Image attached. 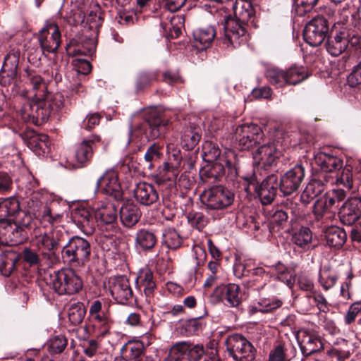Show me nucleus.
I'll return each mask as SVG.
<instances>
[{
    "label": "nucleus",
    "instance_id": "0e129e2a",
    "mask_svg": "<svg viewBox=\"0 0 361 361\" xmlns=\"http://www.w3.org/2000/svg\"><path fill=\"white\" fill-rule=\"evenodd\" d=\"M102 116L97 112L90 113L82 121L83 128L85 130H91L99 125Z\"/></svg>",
    "mask_w": 361,
    "mask_h": 361
},
{
    "label": "nucleus",
    "instance_id": "412c9836",
    "mask_svg": "<svg viewBox=\"0 0 361 361\" xmlns=\"http://www.w3.org/2000/svg\"><path fill=\"white\" fill-rule=\"evenodd\" d=\"M38 40L39 45H60L61 34L58 25L51 20H47L39 32Z\"/></svg>",
    "mask_w": 361,
    "mask_h": 361
},
{
    "label": "nucleus",
    "instance_id": "7c9ffc66",
    "mask_svg": "<svg viewBox=\"0 0 361 361\" xmlns=\"http://www.w3.org/2000/svg\"><path fill=\"white\" fill-rule=\"evenodd\" d=\"M326 243L329 247L341 248L347 239L345 231L338 226H330L324 231Z\"/></svg>",
    "mask_w": 361,
    "mask_h": 361
},
{
    "label": "nucleus",
    "instance_id": "9b49d317",
    "mask_svg": "<svg viewBox=\"0 0 361 361\" xmlns=\"http://www.w3.org/2000/svg\"><path fill=\"white\" fill-rule=\"evenodd\" d=\"M300 350L305 357L324 349V343L317 331L310 329H301L296 334Z\"/></svg>",
    "mask_w": 361,
    "mask_h": 361
},
{
    "label": "nucleus",
    "instance_id": "a878e982",
    "mask_svg": "<svg viewBox=\"0 0 361 361\" xmlns=\"http://www.w3.org/2000/svg\"><path fill=\"white\" fill-rule=\"evenodd\" d=\"M141 216L138 207L133 202H126L120 209V219L123 226L131 228L135 226Z\"/></svg>",
    "mask_w": 361,
    "mask_h": 361
},
{
    "label": "nucleus",
    "instance_id": "e433bc0d",
    "mask_svg": "<svg viewBox=\"0 0 361 361\" xmlns=\"http://www.w3.org/2000/svg\"><path fill=\"white\" fill-rule=\"evenodd\" d=\"M121 351L130 361H138L145 353L144 344L139 341H128L123 345Z\"/></svg>",
    "mask_w": 361,
    "mask_h": 361
},
{
    "label": "nucleus",
    "instance_id": "2eb2a0df",
    "mask_svg": "<svg viewBox=\"0 0 361 361\" xmlns=\"http://www.w3.org/2000/svg\"><path fill=\"white\" fill-rule=\"evenodd\" d=\"M282 152L275 143L260 146L253 154L255 163L266 168L276 164Z\"/></svg>",
    "mask_w": 361,
    "mask_h": 361
},
{
    "label": "nucleus",
    "instance_id": "8fccbe9b",
    "mask_svg": "<svg viewBox=\"0 0 361 361\" xmlns=\"http://www.w3.org/2000/svg\"><path fill=\"white\" fill-rule=\"evenodd\" d=\"M177 176V169L168 162H164L159 167V173L157 175V178L158 181L164 182L166 180H172Z\"/></svg>",
    "mask_w": 361,
    "mask_h": 361
},
{
    "label": "nucleus",
    "instance_id": "603ef678",
    "mask_svg": "<svg viewBox=\"0 0 361 361\" xmlns=\"http://www.w3.org/2000/svg\"><path fill=\"white\" fill-rule=\"evenodd\" d=\"M22 259L24 262L29 264L30 267L42 266L41 259L39 254L30 247H25L22 253Z\"/></svg>",
    "mask_w": 361,
    "mask_h": 361
},
{
    "label": "nucleus",
    "instance_id": "79ce46f5",
    "mask_svg": "<svg viewBox=\"0 0 361 361\" xmlns=\"http://www.w3.org/2000/svg\"><path fill=\"white\" fill-rule=\"evenodd\" d=\"M216 30L213 26L199 28L193 32V38L196 42L202 44H210L216 38Z\"/></svg>",
    "mask_w": 361,
    "mask_h": 361
},
{
    "label": "nucleus",
    "instance_id": "bf43d9fd",
    "mask_svg": "<svg viewBox=\"0 0 361 361\" xmlns=\"http://www.w3.org/2000/svg\"><path fill=\"white\" fill-rule=\"evenodd\" d=\"M297 284L302 290L310 292L311 293L313 292L314 288L313 281L305 273L299 274L297 279Z\"/></svg>",
    "mask_w": 361,
    "mask_h": 361
},
{
    "label": "nucleus",
    "instance_id": "5701e85b",
    "mask_svg": "<svg viewBox=\"0 0 361 361\" xmlns=\"http://www.w3.org/2000/svg\"><path fill=\"white\" fill-rule=\"evenodd\" d=\"M278 187V178L274 174L268 176L262 180L257 192L263 204H269L272 202Z\"/></svg>",
    "mask_w": 361,
    "mask_h": 361
},
{
    "label": "nucleus",
    "instance_id": "3c124183",
    "mask_svg": "<svg viewBox=\"0 0 361 361\" xmlns=\"http://www.w3.org/2000/svg\"><path fill=\"white\" fill-rule=\"evenodd\" d=\"M188 220L190 224L198 231H202L208 222L207 218L201 212L188 213Z\"/></svg>",
    "mask_w": 361,
    "mask_h": 361
},
{
    "label": "nucleus",
    "instance_id": "680f3d73",
    "mask_svg": "<svg viewBox=\"0 0 361 361\" xmlns=\"http://www.w3.org/2000/svg\"><path fill=\"white\" fill-rule=\"evenodd\" d=\"M73 64L76 71L82 75H87L92 71V65L89 61L82 58L73 59Z\"/></svg>",
    "mask_w": 361,
    "mask_h": 361
},
{
    "label": "nucleus",
    "instance_id": "774afa93",
    "mask_svg": "<svg viewBox=\"0 0 361 361\" xmlns=\"http://www.w3.org/2000/svg\"><path fill=\"white\" fill-rule=\"evenodd\" d=\"M347 80L350 87H356L361 84V61L354 68Z\"/></svg>",
    "mask_w": 361,
    "mask_h": 361
},
{
    "label": "nucleus",
    "instance_id": "052dcab7",
    "mask_svg": "<svg viewBox=\"0 0 361 361\" xmlns=\"http://www.w3.org/2000/svg\"><path fill=\"white\" fill-rule=\"evenodd\" d=\"M281 305V302L279 300L263 299L258 302V310L261 312L266 313L271 312Z\"/></svg>",
    "mask_w": 361,
    "mask_h": 361
},
{
    "label": "nucleus",
    "instance_id": "c756f323",
    "mask_svg": "<svg viewBox=\"0 0 361 361\" xmlns=\"http://www.w3.org/2000/svg\"><path fill=\"white\" fill-rule=\"evenodd\" d=\"M20 211V204L14 197L0 198V222L11 221L10 218Z\"/></svg>",
    "mask_w": 361,
    "mask_h": 361
},
{
    "label": "nucleus",
    "instance_id": "dca6fc26",
    "mask_svg": "<svg viewBox=\"0 0 361 361\" xmlns=\"http://www.w3.org/2000/svg\"><path fill=\"white\" fill-rule=\"evenodd\" d=\"M338 215L343 224H354L361 216V197H349L340 207Z\"/></svg>",
    "mask_w": 361,
    "mask_h": 361
},
{
    "label": "nucleus",
    "instance_id": "473e14b6",
    "mask_svg": "<svg viewBox=\"0 0 361 361\" xmlns=\"http://www.w3.org/2000/svg\"><path fill=\"white\" fill-rule=\"evenodd\" d=\"M310 75L307 68L302 66L293 64L286 71L287 85H296Z\"/></svg>",
    "mask_w": 361,
    "mask_h": 361
},
{
    "label": "nucleus",
    "instance_id": "39448f33",
    "mask_svg": "<svg viewBox=\"0 0 361 361\" xmlns=\"http://www.w3.org/2000/svg\"><path fill=\"white\" fill-rule=\"evenodd\" d=\"M228 355L235 361H253L257 350L245 336L238 334L229 335L226 340Z\"/></svg>",
    "mask_w": 361,
    "mask_h": 361
},
{
    "label": "nucleus",
    "instance_id": "7ed1b4c3",
    "mask_svg": "<svg viewBox=\"0 0 361 361\" xmlns=\"http://www.w3.org/2000/svg\"><path fill=\"white\" fill-rule=\"evenodd\" d=\"M68 239V232L63 227H55L49 231L43 233L36 234L35 243L39 250H45L49 252H42V256L47 259H51L54 256V252L63 247Z\"/></svg>",
    "mask_w": 361,
    "mask_h": 361
},
{
    "label": "nucleus",
    "instance_id": "9d476101",
    "mask_svg": "<svg viewBox=\"0 0 361 361\" xmlns=\"http://www.w3.org/2000/svg\"><path fill=\"white\" fill-rule=\"evenodd\" d=\"M108 288L113 298L119 304H127L134 298L130 281L126 276L110 277Z\"/></svg>",
    "mask_w": 361,
    "mask_h": 361
},
{
    "label": "nucleus",
    "instance_id": "ddd939ff",
    "mask_svg": "<svg viewBox=\"0 0 361 361\" xmlns=\"http://www.w3.org/2000/svg\"><path fill=\"white\" fill-rule=\"evenodd\" d=\"M101 188L102 191L116 200L123 197L121 186L117 171L114 169L106 170L97 180L96 190Z\"/></svg>",
    "mask_w": 361,
    "mask_h": 361
},
{
    "label": "nucleus",
    "instance_id": "aec40b11",
    "mask_svg": "<svg viewBox=\"0 0 361 361\" xmlns=\"http://www.w3.org/2000/svg\"><path fill=\"white\" fill-rule=\"evenodd\" d=\"M19 52L13 51L4 58L3 66L0 72V82L6 85L11 82L16 76L19 62Z\"/></svg>",
    "mask_w": 361,
    "mask_h": 361
},
{
    "label": "nucleus",
    "instance_id": "6e6d98bb",
    "mask_svg": "<svg viewBox=\"0 0 361 361\" xmlns=\"http://www.w3.org/2000/svg\"><path fill=\"white\" fill-rule=\"evenodd\" d=\"M191 343L188 341H181L175 343L171 348V360L175 357H187L186 353L188 354L190 349Z\"/></svg>",
    "mask_w": 361,
    "mask_h": 361
},
{
    "label": "nucleus",
    "instance_id": "c03bdc74",
    "mask_svg": "<svg viewBox=\"0 0 361 361\" xmlns=\"http://www.w3.org/2000/svg\"><path fill=\"white\" fill-rule=\"evenodd\" d=\"M337 280L338 276L335 272L331 271L326 267L320 269L318 281L325 290H328L334 287Z\"/></svg>",
    "mask_w": 361,
    "mask_h": 361
},
{
    "label": "nucleus",
    "instance_id": "5fc2aeb1",
    "mask_svg": "<svg viewBox=\"0 0 361 361\" xmlns=\"http://www.w3.org/2000/svg\"><path fill=\"white\" fill-rule=\"evenodd\" d=\"M203 152L207 161H218L217 159L221 154V149L219 147L212 142H207L203 145Z\"/></svg>",
    "mask_w": 361,
    "mask_h": 361
},
{
    "label": "nucleus",
    "instance_id": "f704fd0d",
    "mask_svg": "<svg viewBox=\"0 0 361 361\" xmlns=\"http://www.w3.org/2000/svg\"><path fill=\"white\" fill-rule=\"evenodd\" d=\"M135 245L142 250H152L157 242L155 233L148 229L139 230L135 238Z\"/></svg>",
    "mask_w": 361,
    "mask_h": 361
},
{
    "label": "nucleus",
    "instance_id": "de8ad7c7",
    "mask_svg": "<svg viewBox=\"0 0 361 361\" xmlns=\"http://www.w3.org/2000/svg\"><path fill=\"white\" fill-rule=\"evenodd\" d=\"M67 338L62 335H58L50 338L47 343V349L50 354L61 353L67 347Z\"/></svg>",
    "mask_w": 361,
    "mask_h": 361
},
{
    "label": "nucleus",
    "instance_id": "1a4fd4ad",
    "mask_svg": "<svg viewBox=\"0 0 361 361\" xmlns=\"http://www.w3.org/2000/svg\"><path fill=\"white\" fill-rule=\"evenodd\" d=\"M210 300L214 304L224 302L229 307H236L241 303L240 288L235 283L221 284L214 288Z\"/></svg>",
    "mask_w": 361,
    "mask_h": 361
},
{
    "label": "nucleus",
    "instance_id": "423d86ee",
    "mask_svg": "<svg viewBox=\"0 0 361 361\" xmlns=\"http://www.w3.org/2000/svg\"><path fill=\"white\" fill-rule=\"evenodd\" d=\"M200 200L208 209H222L233 202L234 194L221 185H215L204 190Z\"/></svg>",
    "mask_w": 361,
    "mask_h": 361
},
{
    "label": "nucleus",
    "instance_id": "4be33fe9",
    "mask_svg": "<svg viewBox=\"0 0 361 361\" xmlns=\"http://www.w3.org/2000/svg\"><path fill=\"white\" fill-rule=\"evenodd\" d=\"M134 197L141 204L149 206L159 200V194L154 187L146 182H140L134 189Z\"/></svg>",
    "mask_w": 361,
    "mask_h": 361
},
{
    "label": "nucleus",
    "instance_id": "864d4df0",
    "mask_svg": "<svg viewBox=\"0 0 361 361\" xmlns=\"http://www.w3.org/2000/svg\"><path fill=\"white\" fill-rule=\"evenodd\" d=\"M348 31L345 29H343L340 31L336 30H332L331 32V36H327L326 42L324 45H330L334 43H343L348 44Z\"/></svg>",
    "mask_w": 361,
    "mask_h": 361
},
{
    "label": "nucleus",
    "instance_id": "f257e3e1",
    "mask_svg": "<svg viewBox=\"0 0 361 361\" xmlns=\"http://www.w3.org/2000/svg\"><path fill=\"white\" fill-rule=\"evenodd\" d=\"M63 105L60 95H56L53 102L46 99H26L18 111L21 118L37 126L46 122L51 111H57Z\"/></svg>",
    "mask_w": 361,
    "mask_h": 361
},
{
    "label": "nucleus",
    "instance_id": "4d7b16f0",
    "mask_svg": "<svg viewBox=\"0 0 361 361\" xmlns=\"http://www.w3.org/2000/svg\"><path fill=\"white\" fill-rule=\"evenodd\" d=\"M331 211V209L327 204V202L324 197L319 198L314 204L313 212L318 220L322 219L325 213L330 212Z\"/></svg>",
    "mask_w": 361,
    "mask_h": 361
},
{
    "label": "nucleus",
    "instance_id": "72a5a7b5",
    "mask_svg": "<svg viewBox=\"0 0 361 361\" xmlns=\"http://www.w3.org/2000/svg\"><path fill=\"white\" fill-rule=\"evenodd\" d=\"M30 83L33 91V94L30 97H35L36 99H46L53 102L54 97H52L49 93H47L46 82L40 75H31Z\"/></svg>",
    "mask_w": 361,
    "mask_h": 361
},
{
    "label": "nucleus",
    "instance_id": "c9c22d12",
    "mask_svg": "<svg viewBox=\"0 0 361 361\" xmlns=\"http://www.w3.org/2000/svg\"><path fill=\"white\" fill-rule=\"evenodd\" d=\"M94 217L101 223L110 224L116 220L117 212L112 204H102L95 209Z\"/></svg>",
    "mask_w": 361,
    "mask_h": 361
},
{
    "label": "nucleus",
    "instance_id": "09e8293b",
    "mask_svg": "<svg viewBox=\"0 0 361 361\" xmlns=\"http://www.w3.org/2000/svg\"><path fill=\"white\" fill-rule=\"evenodd\" d=\"M324 190V184L319 179L312 180L302 192L301 197H306L307 199H313L320 195Z\"/></svg>",
    "mask_w": 361,
    "mask_h": 361
},
{
    "label": "nucleus",
    "instance_id": "0eeeda50",
    "mask_svg": "<svg viewBox=\"0 0 361 361\" xmlns=\"http://www.w3.org/2000/svg\"><path fill=\"white\" fill-rule=\"evenodd\" d=\"M328 30L327 20L324 17H314L304 28V40L308 45H322L327 37Z\"/></svg>",
    "mask_w": 361,
    "mask_h": 361
},
{
    "label": "nucleus",
    "instance_id": "a19ab883",
    "mask_svg": "<svg viewBox=\"0 0 361 361\" xmlns=\"http://www.w3.org/2000/svg\"><path fill=\"white\" fill-rule=\"evenodd\" d=\"M162 242L169 249L176 250L181 246L183 240L176 230L168 228L162 233Z\"/></svg>",
    "mask_w": 361,
    "mask_h": 361
},
{
    "label": "nucleus",
    "instance_id": "bb28decb",
    "mask_svg": "<svg viewBox=\"0 0 361 361\" xmlns=\"http://www.w3.org/2000/svg\"><path fill=\"white\" fill-rule=\"evenodd\" d=\"M316 163L325 172L337 173L343 167V161L341 158L327 153H320L316 158Z\"/></svg>",
    "mask_w": 361,
    "mask_h": 361
},
{
    "label": "nucleus",
    "instance_id": "a18cd8bd",
    "mask_svg": "<svg viewBox=\"0 0 361 361\" xmlns=\"http://www.w3.org/2000/svg\"><path fill=\"white\" fill-rule=\"evenodd\" d=\"M201 135L196 128L187 129L182 135L183 147L186 150H192L198 144Z\"/></svg>",
    "mask_w": 361,
    "mask_h": 361
},
{
    "label": "nucleus",
    "instance_id": "2f4dec72",
    "mask_svg": "<svg viewBox=\"0 0 361 361\" xmlns=\"http://www.w3.org/2000/svg\"><path fill=\"white\" fill-rule=\"evenodd\" d=\"M161 148L157 143L148 147L141 164L144 170L152 171L155 168L162 157Z\"/></svg>",
    "mask_w": 361,
    "mask_h": 361
},
{
    "label": "nucleus",
    "instance_id": "20e7f679",
    "mask_svg": "<svg viewBox=\"0 0 361 361\" xmlns=\"http://www.w3.org/2000/svg\"><path fill=\"white\" fill-rule=\"evenodd\" d=\"M50 278L52 288L59 295H73L82 288L81 279L71 269L54 271Z\"/></svg>",
    "mask_w": 361,
    "mask_h": 361
},
{
    "label": "nucleus",
    "instance_id": "b1692460",
    "mask_svg": "<svg viewBox=\"0 0 361 361\" xmlns=\"http://www.w3.org/2000/svg\"><path fill=\"white\" fill-rule=\"evenodd\" d=\"M20 256L11 247L0 243V272L8 276L13 272Z\"/></svg>",
    "mask_w": 361,
    "mask_h": 361
},
{
    "label": "nucleus",
    "instance_id": "6e6552de",
    "mask_svg": "<svg viewBox=\"0 0 361 361\" xmlns=\"http://www.w3.org/2000/svg\"><path fill=\"white\" fill-rule=\"evenodd\" d=\"M264 138V133L260 126L254 123H246L237 127L235 139L240 149H248L259 144Z\"/></svg>",
    "mask_w": 361,
    "mask_h": 361
},
{
    "label": "nucleus",
    "instance_id": "49530a36",
    "mask_svg": "<svg viewBox=\"0 0 361 361\" xmlns=\"http://www.w3.org/2000/svg\"><path fill=\"white\" fill-rule=\"evenodd\" d=\"M288 347V345L283 342L275 344L269 352L268 361H290Z\"/></svg>",
    "mask_w": 361,
    "mask_h": 361
},
{
    "label": "nucleus",
    "instance_id": "f03ea898",
    "mask_svg": "<svg viewBox=\"0 0 361 361\" xmlns=\"http://www.w3.org/2000/svg\"><path fill=\"white\" fill-rule=\"evenodd\" d=\"M92 251L90 241L79 235L70 237L61 249V258L73 267H83L89 262Z\"/></svg>",
    "mask_w": 361,
    "mask_h": 361
},
{
    "label": "nucleus",
    "instance_id": "c85d7f7f",
    "mask_svg": "<svg viewBox=\"0 0 361 361\" xmlns=\"http://www.w3.org/2000/svg\"><path fill=\"white\" fill-rule=\"evenodd\" d=\"M224 174V164L220 161H215L208 169L201 171L200 176L204 183L212 185L221 181Z\"/></svg>",
    "mask_w": 361,
    "mask_h": 361
},
{
    "label": "nucleus",
    "instance_id": "37998d69",
    "mask_svg": "<svg viewBox=\"0 0 361 361\" xmlns=\"http://www.w3.org/2000/svg\"><path fill=\"white\" fill-rule=\"evenodd\" d=\"M265 75L270 83L277 87H281L287 85L286 71L276 67H271L267 69Z\"/></svg>",
    "mask_w": 361,
    "mask_h": 361
},
{
    "label": "nucleus",
    "instance_id": "338daca9",
    "mask_svg": "<svg viewBox=\"0 0 361 361\" xmlns=\"http://www.w3.org/2000/svg\"><path fill=\"white\" fill-rule=\"evenodd\" d=\"M319 0H298L297 13L299 16L310 12L316 6Z\"/></svg>",
    "mask_w": 361,
    "mask_h": 361
},
{
    "label": "nucleus",
    "instance_id": "58836bf2",
    "mask_svg": "<svg viewBox=\"0 0 361 361\" xmlns=\"http://www.w3.org/2000/svg\"><path fill=\"white\" fill-rule=\"evenodd\" d=\"M86 314V310L83 303L74 302L68 305L67 314L69 321L73 325H78L82 322Z\"/></svg>",
    "mask_w": 361,
    "mask_h": 361
},
{
    "label": "nucleus",
    "instance_id": "cd10ccee",
    "mask_svg": "<svg viewBox=\"0 0 361 361\" xmlns=\"http://www.w3.org/2000/svg\"><path fill=\"white\" fill-rule=\"evenodd\" d=\"M136 281L138 287L143 288L144 293L149 301L153 297L156 288L152 271L147 267L140 269Z\"/></svg>",
    "mask_w": 361,
    "mask_h": 361
},
{
    "label": "nucleus",
    "instance_id": "13d9d810",
    "mask_svg": "<svg viewBox=\"0 0 361 361\" xmlns=\"http://www.w3.org/2000/svg\"><path fill=\"white\" fill-rule=\"evenodd\" d=\"M74 47H66V51L67 54L73 57L82 58V56L92 55L95 51V47L88 48L87 47H78L77 49H73Z\"/></svg>",
    "mask_w": 361,
    "mask_h": 361
},
{
    "label": "nucleus",
    "instance_id": "f8f14e48",
    "mask_svg": "<svg viewBox=\"0 0 361 361\" xmlns=\"http://www.w3.org/2000/svg\"><path fill=\"white\" fill-rule=\"evenodd\" d=\"M305 176V169L302 164H296L286 172L281 178L279 188L285 195H289L296 191Z\"/></svg>",
    "mask_w": 361,
    "mask_h": 361
},
{
    "label": "nucleus",
    "instance_id": "4c0bfd02",
    "mask_svg": "<svg viewBox=\"0 0 361 361\" xmlns=\"http://www.w3.org/2000/svg\"><path fill=\"white\" fill-rule=\"evenodd\" d=\"M356 179L361 182V175L357 173L354 179L352 173V166L350 165H346L343 167L336 173L335 176L336 184L343 185L347 190L353 188L354 180Z\"/></svg>",
    "mask_w": 361,
    "mask_h": 361
},
{
    "label": "nucleus",
    "instance_id": "69168bd1",
    "mask_svg": "<svg viewBox=\"0 0 361 361\" xmlns=\"http://www.w3.org/2000/svg\"><path fill=\"white\" fill-rule=\"evenodd\" d=\"M244 271L247 272L251 278L255 276H260V278H264V279H269L271 278L270 273L267 271L262 267H250V266H246L244 267Z\"/></svg>",
    "mask_w": 361,
    "mask_h": 361
},
{
    "label": "nucleus",
    "instance_id": "f3484780",
    "mask_svg": "<svg viewBox=\"0 0 361 361\" xmlns=\"http://www.w3.org/2000/svg\"><path fill=\"white\" fill-rule=\"evenodd\" d=\"M101 142V137L96 134H92L84 138L75 147V157L76 161L81 165L90 162L94 154V149L97 144Z\"/></svg>",
    "mask_w": 361,
    "mask_h": 361
},
{
    "label": "nucleus",
    "instance_id": "e2e57ef3",
    "mask_svg": "<svg viewBox=\"0 0 361 361\" xmlns=\"http://www.w3.org/2000/svg\"><path fill=\"white\" fill-rule=\"evenodd\" d=\"M157 73H141L137 80V87L138 89H142L150 85L151 82L156 80Z\"/></svg>",
    "mask_w": 361,
    "mask_h": 361
},
{
    "label": "nucleus",
    "instance_id": "393cba45",
    "mask_svg": "<svg viewBox=\"0 0 361 361\" xmlns=\"http://www.w3.org/2000/svg\"><path fill=\"white\" fill-rule=\"evenodd\" d=\"M74 222L86 231H91L94 228V222L92 209L85 207H78L72 213Z\"/></svg>",
    "mask_w": 361,
    "mask_h": 361
},
{
    "label": "nucleus",
    "instance_id": "4468645a",
    "mask_svg": "<svg viewBox=\"0 0 361 361\" xmlns=\"http://www.w3.org/2000/svg\"><path fill=\"white\" fill-rule=\"evenodd\" d=\"M5 238L8 247L16 246L24 243L27 238V233L22 226L11 221L0 222V240Z\"/></svg>",
    "mask_w": 361,
    "mask_h": 361
},
{
    "label": "nucleus",
    "instance_id": "ea45409f",
    "mask_svg": "<svg viewBox=\"0 0 361 361\" xmlns=\"http://www.w3.org/2000/svg\"><path fill=\"white\" fill-rule=\"evenodd\" d=\"M312 235L310 229L307 227H301L295 231L292 235V241L297 246L308 249L310 247Z\"/></svg>",
    "mask_w": 361,
    "mask_h": 361
},
{
    "label": "nucleus",
    "instance_id": "6ab92c4d",
    "mask_svg": "<svg viewBox=\"0 0 361 361\" xmlns=\"http://www.w3.org/2000/svg\"><path fill=\"white\" fill-rule=\"evenodd\" d=\"M145 122L148 126L146 129V134L149 139H156L162 136L165 132L166 126L169 123L167 120L161 118L159 112L156 110H151L145 116Z\"/></svg>",
    "mask_w": 361,
    "mask_h": 361
},
{
    "label": "nucleus",
    "instance_id": "a211bd4d",
    "mask_svg": "<svg viewBox=\"0 0 361 361\" xmlns=\"http://www.w3.org/2000/svg\"><path fill=\"white\" fill-rule=\"evenodd\" d=\"M27 146L39 156L49 153L50 142L45 134H39L32 130H27L22 134Z\"/></svg>",
    "mask_w": 361,
    "mask_h": 361
}]
</instances>
